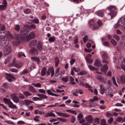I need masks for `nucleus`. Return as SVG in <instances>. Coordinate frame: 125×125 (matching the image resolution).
<instances>
[{
    "instance_id": "1",
    "label": "nucleus",
    "mask_w": 125,
    "mask_h": 125,
    "mask_svg": "<svg viewBox=\"0 0 125 125\" xmlns=\"http://www.w3.org/2000/svg\"><path fill=\"white\" fill-rule=\"evenodd\" d=\"M5 26L4 25L0 24V45L2 47H4L3 49L4 55H8L11 53L12 51V49L10 46H8L9 44V42H11L14 45H17V44H15L14 42H16L18 40H16L15 38V36L14 37L12 36V35L9 31H5Z\"/></svg>"
},
{
    "instance_id": "2",
    "label": "nucleus",
    "mask_w": 125,
    "mask_h": 125,
    "mask_svg": "<svg viewBox=\"0 0 125 125\" xmlns=\"http://www.w3.org/2000/svg\"><path fill=\"white\" fill-rule=\"evenodd\" d=\"M20 34V35L19 34H16L15 35V38L18 40L15 42H14V41H13L14 44H19L20 41H21V40H23L25 42H29L30 40L36 38V34L34 32H31L27 35L29 34V30L27 29L22 28L21 30Z\"/></svg>"
},
{
    "instance_id": "3",
    "label": "nucleus",
    "mask_w": 125,
    "mask_h": 125,
    "mask_svg": "<svg viewBox=\"0 0 125 125\" xmlns=\"http://www.w3.org/2000/svg\"><path fill=\"white\" fill-rule=\"evenodd\" d=\"M94 66H96V67H98L99 68H100V67H102L101 70L102 72H103L104 73H105V71H107L108 70V68L107 66V64H104V66H102L101 64V62H100V61L98 60H96L95 61V62L94 63Z\"/></svg>"
},
{
    "instance_id": "4",
    "label": "nucleus",
    "mask_w": 125,
    "mask_h": 125,
    "mask_svg": "<svg viewBox=\"0 0 125 125\" xmlns=\"http://www.w3.org/2000/svg\"><path fill=\"white\" fill-rule=\"evenodd\" d=\"M4 102L8 105L9 107L11 108V109H17V106L16 105L13 104V103H12L11 101H10V100L5 98L3 99Z\"/></svg>"
},
{
    "instance_id": "5",
    "label": "nucleus",
    "mask_w": 125,
    "mask_h": 125,
    "mask_svg": "<svg viewBox=\"0 0 125 125\" xmlns=\"http://www.w3.org/2000/svg\"><path fill=\"white\" fill-rule=\"evenodd\" d=\"M108 10H109V11H111L109 14V15H110V16H111V18H113V17L116 16V15H117V12L114 11L116 9V6H109L108 7Z\"/></svg>"
},
{
    "instance_id": "6",
    "label": "nucleus",
    "mask_w": 125,
    "mask_h": 125,
    "mask_svg": "<svg viewBox=\"0 0 125 125\" xmlns=\"http://www.w3.org/2000/svg\"><path fill=\"white\" fill-rule=\"evenodd\" d=\"M125 24V19L124 17L120 18L117 23L114 24V28H119V27L123 26Z\"/></svg>"
},
{
    "instance_id": "7",
    "label": "nucleus",
    "mask_w": 125,
    "mask_h": 125,
    "mask_svg": "<svg viewBox=\"0 0 125 125\" xmlns=\"http://www.w3.org/2000/svg\"><path fill=\"white\" fill-rule=\"evenodd\" d=\"M5 77L7 80L8 82H9V83H12V82H13L12 80H14V81L16 80L14 76L10 74L6 73L5 75Z\"/></svg>"
},
{
    "instance_id": "8",
    "label": "nucleus",
    "mask_w": 125,
    "mask_h": 125,
    "mask_svg": "<svg viewBox=\"0 0 125 125\" xmlns=\"http://www.w3.org/2000/svg\"><path fill=\"white\" fill-rule=\"evenodd\" d=\"M77 119L78 121H79L80 124H83L84 123H85V120L83 119V113H80L78 114Z\"/></svg>"
},
{
    "instance_id": "9",
    "label": "nucleus",
    "mask_w": 125,
    "mask_h": 125,
    "mask_svg": "<svg viewBox=\"0 0 125 125\" xmlns=\"http://www.w3.org/2000/svg\"><path fill=\"white\" fill-rule=\"evenodd\" d=\"M54 68H53V67L52 66L48 68L47 71V75H48V76H50H50L51 78H52L53 76H54Z\"/></svg>"
},
{
    "instance_id": "10",
    "label": "nucleus",
    "mask_w": 125,
    "mask_h": 125,
    "mask_svg": "<svg viewBox=\"0 0 125 125\" xmlns=\"http://www.w3.org/2000/svg\"><path fill=\"white\" fill-rule=\"evenodd\" d=\"M7 7V2L6 0H3L2 4L0 5V10H5Z\"/></svg>"
},
{
    "instance_id": "11",
    "label": "nucleus",
    "mask_w": 125,
    "mask_h": 125,
    "mask_svg": "<svg viewBox=\"0 0 125 125\" xmlns=\"http://www.w3.org/2000/svg\"><path fill=\"white\" fill-rule=\"evenodd\" d=\"M102 59L103 63H106V64H108V63H109L108 61H107L108 59V55H107V54L106 53H104L102 56Z\"/></svg>"
},
{
    "instance_id": "12",
    "label": "nucleus",
    "mask_w": 125,
    "mask_h": 125,
    "mask_svg": "<svg viewBox=\"0 0 125 125\" xmlns=\"http://www.w3.org/2000/svg\"><path fill=\"white\" fill-rule=\"evenodd\" d=\"M56 113L60 117H63V118H69V117H71V115H69L67 113L59 112H56Z\"/></svg>"
},
{
    "instance_id": "13",
    "label": "nucleus",
    "mask_w": 125,
    "mask_h": 125,
    "mask_svg": "<svg viewBox=\"0 0 125 125\" xmlns=\"http://www.w3.org/2000/svg\"><path fill=\"white\" fill-rule=\"evenodd\" d=\"M13 63L16 68H20L22 67V66H23V63H21V62H17L15 63V60L13 61Z\"/></svg>"
},
{
    "instance_id": "14",
    "label": "nucleus",
    "mask_w": 125,
    "mask_h": 125,
    "mask_svg": "<svg viewBox=\"0 0 125 125\" xmlns=\"http://www.w3.org/2000/svg\"><path fill=\"white\" fill-rule=\"evenodd\" d=\"M11 97L15 103H18L19 102V98H18L15 94L11 95Z\"/></svg>"
},
{
    "instance_id": "15",
    "label": "nucleus",
    "mask_w": 125,
    "mask_h": 125,
    "mask_svg": "<svg viewBox=\"0 0 125 125\" xmlns=\"http://www.w3.org/2000/svg\"><path fill=\"white\" fill-rule=\"evenodd\" d=\"M97 24L94 25L93 27V30H96L97 29H98V28H99V27H100V26H101V25H102V21H101L99 20L97 22Z\"/></svg>"
},
{
    "instance_id": "16",
    "label": "nucleus",
    "mask_w": 125,
    "mask_h": 125,
    "mask_svg": "<svg viewBox=\"0 0 125 125\" xmlns=\"http://www.w3.org/2000/svg\"><path fill=\"white\" fill-rule=\"evenodd\" d=\"M92 55L90 54H87L86 56V60L89 63V64H91L92 63V59H91V57Z\"/></svg>"
},
{
    "instance_id": "17",
    "label": "nucleus",
    "mask_w": 125,
    "mask_h": 125,
    "mask_svg": "<svg viewBox=\"0 0 125 125\" xmlns=\"http://www.w3.org/2000/svg\"><path fill=\"white\" fill-rule=\"evenodd\" d=\"M36 44H38V41L36 40H32L29 43V46H30V47H33L36 46Z\"/></svg>"
},
{
    "instance_id": "18",
    "label": "nucleus",
    "mask_w": 125,
    "mask_h": 125,
    "mask_svg": "<svg viewBox=\"0 0 125 125\" xmlns=\"http://www.w3.org/2000/svg\"><path fill=\"white\" fill-rule=\"evenodd\" d=\"M54 78L55 80H59L62 78V71H60V73H55Z\"/></svg>"
},
{
    "instance_id": "19",
    "label": "nucleus",
    "mask_w": 125,
    "mask_h": 125,
    "mask_svg": "<svg viewBox=\"0 0 125 125\" xmlns=\"http://www.w3.org/2000/svg\"><path fill=\"white\" fill-rule=\"evenodd\" d=\"M118 83H122V84H124V83H125V75H122L120 76V82L119 81H117Z\"/></svg>"
},
{
    "instance_id": "20",
    "label": "nucleus",
    "mask_w": 125,
    "mask_h": 125,
    "mask_svg": "<svg viewBox=\"0 0 125 125\" xmlns=\"http://www.w3.org/2000/svg\"><path fill=\"white\" fill-rule=\"evenodd\" d=\"M31 60H32V61H35L36 62H37L38 63L41 62V60L40 59V58H39L38 57H37V56L32 57L31 58Z\"/></svg>"
},
{
    "instance_id": "21",
    "label": "nucleus",
    "mask_w": 125,
    "mask_h": 125,
    "mask_svg": "<svg viewBox=\"0 0 125 125\" xmlns=\"http://www.w3.org/2000/svg\"><path fill=\"white\" fill-rule=\"evenodd\" d=\"M97 80L98 81H100V82H101L102 83H105L106 79L105 78H104L103 77H101V76L97 75L96 77Z\"/></svg>"
},
{
    "instance_id": "22",
    "label": "nucleus",
    "mask_w": 125,
    "mask_h": 125,
    "mask_svg": "<svg viewBox=\"0 0 125 125\" xmlns=\"http://www.w3.org/2000/svg\"><path fill=\"white\" fill-rule=\"evenodd\" d=\"M80 85L85 86V87H86V88H88V90H89V91H91V92H93V90H92V89H90V88H91V86H90V85H89V84L86 83L84 85V84H83V83H81Z\"/></svg>"
},
{
    "instance_id": "23",
    "label": "nucleus",
    "mask_w": 125,
    "mask_h": 125,
    "mask_svg": "<svg viewBox=\"0 0 125 125\" xmlns=\"http://www.w3.org/2000/svg\"><path fill=\"white\" fill-rule=\"evenodd\" d=\"M37 96H38L39 97H40L42 100V99H47L48 98L47 96L42 94H39L37 95Z\"/></svg>"
},
{
    "instance_id": "24",
    "label": "nucleus",
    "mask_w": 125,
    "mask_h": 125,
    "mask_svg": "<svg viewBox=\"0 0 125 125\" xmlns=\"http://www.w3.org/2000/svg\"><path fill=\"white\" fill-rule=\"evenodd\" d=\"M45 117L46 118H47L48 117H53L54 118H55V114L52 113V112H50V113H47L46 114H45Z\"/></svg>"
},
{
    "instance_id": "25",
    "label": "nucleus",
    "mask_w": 125,
    "mask_h": 125,
    "mask_svg": "<svg viewBox=\"0 0 125 125\" xmlns=\"http://www.w3.org/2000/svg\"><path fill=\"white\" fill-rule=\"evenodd\" d=\"M100 93L101 94H104L105 92V88L104 87V85H100Z\"/></svg>"
},
{
    "instance_id": "26",
    "label": "nucleus",
    "mask_w": 125,
    "mask_h": 125,
    "mask_svg": "<svg viewBox=\"0 0 125 125\" xmlns=\"http://www.w3.org/2000/svg\"><path fill=\"white\" fill-rule=\"evenodd\" d=\"M31 53H32L33 54H38V49L36 48H32L30 50Z\"/></svg>"
},
{
    "instance_id": "27",
    "label": "nucleus",
    "mask_w": 125,
    "mask_h": 125,
    "mask_svg": "<svg viewBox=\"0 0 125 125\" xmlns=\"http://www.w3.org/2000/svg\"><path fill=\"white\" fill-rule=\"evenodd\" d=\"M88 24L89 26H90V27H92V29H93V27H94V25H96L94 24V21H93V20H91L89 21Z\"/></svg>"
},
{
    "instance_id": "28",
    "label": "nucleus",
    "mask_w": 125,
    "mask_h": 125,
    "mask_svg": "<svg viewBox=\"0 0 125 125\" xmlns=\"http://www.w3.org/2000/svg\"><path fill=\"white\" fill-rule=\"evenodd\" d=\"M96 14L99 17H102L103 15H104V13L103 11H98V12H96Z\"/></svg>"
},
{
    "instance_id": "29",
    "label": "nucleus",
    "mask_w": 125,
    "mask_h": 125,
    "mask_svg": "<svg viewBox=\"0 0 125 125\" xmlns=\"http://www.w3.org/2000/svg\"><path fill=\"white\" fill-rule=\"evenodd\" d=\"M46 68L45 67H43L42 69V72H41V75L42 76H45V75L46 74Z\"/></svg>"
},
{
    "instance_id": "30",
    "label": "nucleus",
    "mask_w": 125,
    "mask_h": 125,
    "mask_svg": "<svg viewBox=\"0 0 125 125\" xmlns=\"http://www.w3.org/2000/svg\"><path fill=\"white\" fill-rule=\"evenodd\" d=\"M37 47L39 50H40V51L42 50V43H40V42H38Z\"/></svg>"
},
{
    "instance_id": "31",
    "label": "nucleus",
    "mask_w": 125,
    "mask_h": 125,
    "mask_svg": "<svg viewBox=\"0 0 125 125\" xmlns=\"http://www.w3.org/2000/svg\"><path fill=\"white\" fill-rule=\"evenodd\" d=\"M31 22L32 23H34L35 24H39V22H40V21L39 19H35L34 20H30Z\"/></svg>"
},
{
    "instance_id": "32",
    "label": "nucleus",
    "mask_w": 125,
    "mask_h": 125,
    "mask_svg": "<svg viewBox=\"0 0 125 125\" xmlns=\"http://www.w3.org/2000/svg\"><path fill=\"white\" fill-rule=\"evenodd\" d=\"M86 74H87V72L85 70H83L78 73V75L79 76H83V75H86Z\"/></svg>"
},
{
    "instance_id": "33",
    "label": "nucleus",
    "mask_w": 125,
    "mask_h": 125,
    "mask_svg": "<svg viewBox=\"0 0 125 125\" xmlns=\"http://www.w3.org/2000/svg\"><path fill=\"white\" fill-rule=\"evenodd\" d=\"M58 120H59L60 121H61V122H62V123H67V122H68V120L66 119L65 118H57Z\"/></svg>"
},
{
    "instance_id": "34",
    "label": "nucleus",
    "mask_w": 125,
    "mask_h": 125,
    "mask_svg": "<svg viewBox=\"0 0 125 125\" xmlns=\"http://www.w3.org/2000/svg\"><path fill=\"white\" fill-rule=\"evenodd\" d=\"M33 101H42V98H41L40 97H34L32 98Z\"/></svg>"
},
{
    "instance_id": "35",
    "label": "nucleus",
    "mask_w": 125,
    "mask_h": 125,
    "mask_svg": "<svg viewBox=\"0 0 125 125\" xmlns=\"http://www.w3.org/2000/svg\"><path fill=\"white\" fill-rule=\"evenodd\" d=\"M111 92H112V90H110L109 92V89L106 90V93L107 94H108V95H109V96L110 97H113L114 96V95H113L112 94H110Z\"/></svg>"
},
{
    "instance_id": "36",
    "label": "nucleus",
    "mask_w": 125,
    "mask_h": 125,
    "mask_svg": "<svg viewBox=\"0 0 125 125\" xmlns=\"http://www.w3.org/2000/svg\"><path fill=\"white\" fill-rule=\"evenodd\" d=\"M55 67H57L58 66V64H59V59L58 58H56L55 59Z\"/></svg>"
},
{
    "instance_id": "37",
    "label": "nucleus",
    "mask_w": 125,
    "mask_h": 125,
    "mask_svg": "<svg viewBox=\"0 0 125 125\" xmlns=\"http://www.w3.org/2000/svg\"><path fill=\"white\" fill-rule=\"evenodd\" d=\"M58 105H59V104L57 103L55 104H54L48 105L47 107L48 108H53V107H57V106H58Z\"/></svg>"
},
{
    "instance_id": "38",
    "label": "nucleus",
    "mask_w": 125,
    "mask_h": 125,
    "mask_svg": "<svg viewBox=\"0 0 125 125\" xmlns=\"http://www.w3.org/2000/svg\"><path fill=\"white\" fill-rule=\"evenodd\" d=\"M14 29L15 30H16V31H20V25L18 24L15 25Z\"/></svg>"
},
{
    "instance_id": "39",
    "label": "nucleus",
    "mask_w": 125,
    "mask_h": 125,
    "mask_svg": "<svg viewBox=\"0 0 125 125\" xmlns=\"http://www.w3.org/2000/svg\"><path fill=\"white\" fill-rule=\"evenodd\" d=\"M112 81L113 84L115 85V86H118V84H117V83L116 82V79H115V77H113L112 78Z\"/></svg>"
},
{
    "instance_id": "40",
    "label": "nucleus",
    "mask_w": 125,
    "mask_h": 125,
    "mask_svg": "<svg viewBox=\"0 0 125 125\" xmlns=\"http://www.w3.org/2000/svg\"><path fill=\"white\" fill-rule=\"evenodd\" d=\"M32 85L35 86V87H41L42 85H41V83H37V84H35L34 83H32Z\"/></svg>"
},
{
    "instance_id": "41",
    "label": "nucleus",
    "mask_w": 125,
    "mask_h": 125,
    "mask_svg": "<svg viewBox=\"0 0 125 125\" xmlns=\"http://www.w3.org/2000/svg\"><path fill=\"white\" fill-rule=\"evenodd\" d=\"M31 11L32 10H31V9L28 8L24 10V13H25V14H29V13H31Z\"/></svg>"
},
{
    "instance_id": "42",
    "label": "nucleus",
    "mask_w": 125,
    "mask_h": 125,
    "mask_svg": "<svg viewBox=\"0 0 125 125\" xmlns=\"http://www.w3.org/2000/svg\"><path fill=\"white\" fill-rule=\"evenodd\" d=\"M123 120H124L123 117H118L116 118V122H118L119 123H121L122 122V123H123Z\"/></svg>"
},
{
    "instance_id": "43",
    "label": "nucleus",
    "mask_w": 125,
    "mask_h": 125,
    "mask_svg": "<svg viewBox=\"0 0 125 125\" xmlns=\"http://www.w3.org/2000/svg\"><path fill=\"white\" fill-rule=\"evenodd\" d=\"M11 59V56H9L6 59H5V64H7L9 62V61Z\"/></svg>"
},
{
    "instance_id": "44",
    "label": "nucleus",
    "mask_w": 125,
    "mask_h": 125,
    "mask_svg": "<svg viewBox=\"0 0 125 125\" xmlns=\"http://www.w3.org/2000/svg\"><path fill=\"white\" fill-rule=\"evenodd\" d=\"M68 80H69V78L68 77H63L62 79V82H64V83H67Z\"/></svg>"
},
{
    "instance_id": "45",
    "label": "nucleus",
    "mask_w": 125,
    "mask_h": 125,
    "mask_svg": "<svg viewBox=\"0 0 125 125\" xmlns=\"http://www.w3.org/2000/svg\"><path fill=\"white\" fill-rule=\"evenodd\" d=\"M23 93L25 96H32L31 93L29 92L28 91L24 92Z\"/></svg>"
},
{
    "instance_id": "46",
    "label": "nucleus",
    "mask_w": 125,
    "mask_h": 125,
    "mask_svg": "<svg viewBox=\"0 0 125 125\" xmlns=\"http://www.w3.org/2000/svg\"><path fill=\"white\" fill-rule=\"evenodd\" d=\"M113 38H114V39L116 40V41H117L118 42H119V41H120V36H119V35H114L113 36Z\"/></svg>"
},
{
    "instance_id": "47",
    "label": "nucleus",
    "mask_w": 125,
    "mask_h": 125,
    "mask_svg": "<svg viewBox=\"0 0 125 125\" xmlns=\"http://www.w3.org/2000/svg\"><path fill=\"white\" fill-rule=\"evenodd\" d=\"M28 73H29L28 70L25 69L22 71L21 72V75H23L24 74H28Z\"/></svg>"
},
{
    "instance_id": "48",
    "label": "nucleus",
    "mask_w": 125,
    "mask_h": 125,
    "mask_svg": "<svg viewBox=\"0 0 125 125\" xmlns=\"http://www.w3.org/2000/svg\"><path fill=\"white\" fill-rule=\"evenodd\" d=\"M111 42L113 45H117V41L114 39H111Z\"/></svg>"
},
{
    "instance_id": "49",
    "label": "nucleus",
    "mask_w": 125,
    "mask_h": 125,
    "mask_svg": "<svg viewBox=\"0 0 125 125\" xmlns=\"http://www.w3.org/2000/svg\"><path fill=\"white\" fill-rule=\"evenodd\" d=\"M10 71L12 73H17L18 72V70L15 68H11L10 69Z\"/></svg>"
},
{
    "instance_id": "50",
    "label": "nucleus",
    "mask_w": 125,
    "mask_h": 125,
    "mask_svg": "<svg viewBox=\"0 0 125 125\" xmlns=\"http://www.w3.org/2000/svg\"><path fill=\"white\" fill-rule=\"evenodd\" d=\"M48 41H49V42H54L55 41V38H54V37H50L48 39Z\"/></svg>"
},
{
    "instance_id": "51",
    "label": "nucleus",
    "mask_w": 125,
    "mask_h": 125,
    "mask_svg": "<svg viewBox=\"0 0 125 125\" xmlns=\"http://www.w3.org/2000/svg\"><path fill=\"white\" fill-rule=\"evenodd\" d=\"M72 69L75 72H76V73H79V72H80V69L77 68H76L75 67H73Z\"/></svg>"
},
{
    "instance_id": "52",
    "label": "nucleus",
    "mask_w": 125,
    "mask_h": 125,
    "mask_svg": "<svg viewBox=\"0 0 125 125\" xmlns=\"http://www.w3.org/2000/svg\"><path fill=\"white\" fill-rule=\"evenodd\" d=\"M39 91L41 93H43V94H45V90L44 89H39Z\"/></svg>"
},
{
    "instance_id": "53",
    "label": "nucleus",
    "mask_w": 125,
    "mask_h": 125,
    "mask_svg": "<svg viewBox=\"0 0 125 125\" xmlns=\"http://www.w3.org/2000/svg\"><path fill=\"white\" fill-rule=\"evenodd\" d=\"M5 122L7 124H9V125H15L14 122L11 121H6Z\"/></svg>"
},
{
    "instance_id": "54",
    "label": "nucleus",
    "mask_w": 125,
    "mask_h": 125,
    "mask_svg": "<svg viewBox=\"0 0 125 125\" xmlns=\"http://www.w3.org/2000/svg\"><path fill=\"white\" fill-rule=\"evenodd\" d=\"M114 120V119H113V118H110L108 120V123L109 124V125H111V124H112V123H113V121Z\"/></svg>"
},
{
    "instance_id": "55",
    "label": "nucleus",
    "mask_w": 125,
    "mask_h": 125,
    "mask_svg": "<svg viewBox=\"0 0 125 125\" xmlns=\"http://www.w3.org/2000/svg\"><path fill=\"white\" fill-rule=\"evenodd\" d=\"M116 34H117V35H122L123 34V32H122L120 29H117L116 30Z\"/></svg>"
},
{
    "instance_id": "56",
    "label": "nucleus",
    "mask_w": 125,
    "mask_h": 125,
    "mask_svg": "<svg viewBox=\"0 0 125 125\" xmlns=\"http://www.w3.org/2000/svg\"><path fill=\"white\" fill-rule=\"evenodd\" d=\"M101 122L102 125H106V121L104 120V119L101 120Z\"/></svg>"
},
{
    "instance_id": "57",
    "label": "nucleus",
    "mask_w": 125,
    "mask_h": 125,
    "mask_svg": "<svg viewBox=\"0 0 125 125\" xmlns=\"http://www.w3.org/2000/svg\"><path fill=\"white\" fill-rule=\"evenodd\" d=\"M18 125H25V122L23 121H19L17 123Z\"/></svg>"
},
{
    "instance_id": "58",
    "label": "nucleus",
    "mask_w": 125,
    "mask_h": 125,
    "mask_svg": "<svg viewBox=\"0 0 125 125\" xmlns=\"http://www.w3.org/2000/svg\"><path fill=\"white\" fill-rule=\"evenodd\" d=\"M88 68L91 71H93V70H95V68L93 66L88 65Z\"/></svg>"
},
{
    "instance_id": "59",
    "label": "nucleus",
    "mask_w": 125,
    "mask_h": 125,
    "mask_svg": "<svg viewBox=\"0 0 125 125\" xmlns=\"http://www.w3.org/2000/svg\"><path fill=\"white\" fill-rule=\"evenodd\" d=\"M55 73H60V68L57 67L55 70Z\"/></svg>"
},
{
    "instance_id": "60",
    "label": "nucleus",
    "mask_w": 125,
    "mask_h": 125,
    "mask_svg": "<svg viewBox=\"0 0 125 125\" xmlns=\"http://www.w3.org/2000/svg\"><path fill=\"white\" fill-rule=\"evenodd\" d=\"M74 62H76V60L75 59H71L70 62V65H73V64H74Z\"/></svg>"
},
{
    "instance_id": "61",
    "label": "nucleus",
    "mask_w": 125,
    "mask_h": 125,
    "mask_svg": "<svg viewBox=\"0 0 125 125\" xmlns=\"http://www.w3.org/2000/svg\"><path fill=\"white\" fill-rule=\"evenodd\" d=\"M88 40V36H85L83 38V41L84 42H86V41Z\"/></svg>"
},
{
    "instance_id": "62",
    "label": "nucleus",
    "mask_w": 125,
    "mask_h": 125,
    "mask_svg": "<svg viewBox=\"0 0 125 125\" xmlns=\"http://www.w3.org/2000/svg\"><path fill=\"white\" fill-rule=\"evenodd\" d=\"M100 122V120L99 118H96L95 119V123H96V124H97V125H99Z\"/></svg>"
},
{
    "instance_id": "63",
    "label": "nucleus",
    "mask_w": 125,
    "mask_h": 125,
    "mask_svg": "<svg viewBox=\"0 0 125 125\" xmlns=\"http://www.w3.org/2000/svg\"><path fill=\"white\" fill-rule=\"evenodd\" d=\"M73 2L74 3H80V2H82V0H73Z\"/></svg>"
},
{
    "instance_id": "64",
    "label": "nucleus",
    "mask_w": 125,
    "mask_h": 125,
    "mask_svg": "<svg viewBox=\"0 0 125 125\" xmlns=\"http://www.w3.org/2000/svg\"><path fill=\"white\" fill-rule=\"evenodd\" d=\"M24 104L25 105H28V104H30V101L28 100H25L24 101Z\"/></svg>"
}]
</instances>
